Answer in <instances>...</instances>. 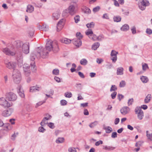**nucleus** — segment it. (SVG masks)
<instances>
[{"label": "nucleus", "mask_w": 152, "mask_h": 152, "mask_svg": "<svg viewBox=\"0 0 152 152\" xmlns=\"http://www.w3.org/2000/svg\"><path fill=\"white\" fill-rule=\"evenodd\" d=\"M143 143V142L142 141H139L136 143L135 144V146L137 147L140 148V146H142Z\"/></svg>", "instance_id": "a18cd8bd"}, {"label": "nucleus", "mask_w": 152, "mask_h": 152, "mask_svg": "<svg viewBox=\"0 0 152 152\" xmlns=\"http://www.w3.org/2000/svg\"><path fill=\"white\" fill-rule=\"evenodd\" d=\"M22 48V51L25 54H27L29 52V43L28 42L23 44Z\"/></svg>", "instance_id": "6e6552de"}, {"label": "nucleus", "mask_w": 152, "mask_h": 152, "mask_svg": "<svg viewBox=\"0 0 152 152\" xmlns=\"http://www.w3.org/2000/svg\"><path fill=\"white\" fill-rule=\"evenodd\" d=\"M34 10V7L31 5H28L27 7V9L26 11L27 12L31 13Z\"/></svg>", "instance_id": "4be33fe9"}, {"label": "nucleus", "mask_w": 152, "mask_h": 152, "mask_svg": "<svg viewBox=\"0 0 152 152\" xmlns=\"http://www.w3.org/2000/svg\"><path fill=\"white\" fill-rule=\"evenodd\" d=\"M151 98V95L150 94H148L144 99V102L145 103H149L150 101Z\"/></svg>", "instance_id": "5701e85b"}, {"label": "nucleus", "mask_w": 152, "mask_h": 152, "mask_svg": "<svg viewBox=\"0 0 152 152\" xmlns=\"http://www.w3.org/2000/svg\"><path fill=\"white\" fill-rule=\"evenodd\" d=\"M100 9L99 6H97L93 9V11L95 13L99 11Z\"/></svg>", "instance_id": "ea45409f"}, {"label": "nucleus", "mask_w": 152, "mask_h": 152, "mask_svg": "<svg viewBox=\"0 0 152 152\" xmlns=\"http://www.w3.org/2000/svg\"><path fill=\"white\" fill-rule=\"evenodd\" d=\"M130 111V109L128 107H124L122 108L120 110L121 113L124 115L129 113Z\"/></svg>", "instance_id": "f8f14e48"}, {"label": "nucleus", "mask_w": 152, "mask_h": 152, "mask_svg": "<svg viewBox=\"0 0 152 152\" xmlns=\"http://www.w3.org/2000/svg\"><path fill=\"white\" fill-rule=\"evenodd\" d=\"M69 152H77L75 149L74 148H70L68 149Z\"/></svg>", "instance_id": "6e6d98bb"}, {"label": "nucleus", "mask_w": 152, "mask_h": 152, "mask_svg": "<svg viewBox=\"0 0 152 152\" xmlns=\"http://www.w3.org/2000/svg\"><path fill=\"white\" fill-rule=\"evenodd\" d=\"M115 148V147L111 146L103 145V149L106 150L110 151L113 150Z\"/></svg>", "instance_id": "a211bd4d"}, {"label": "nucleus", "mask_w": 152, "mask_h": 152, "mask_svg": "<svg viewBox=\"0 0 152 152\" xmlns=\"http://www.w3.org/2000/svg\"><path fill=\"white\" fill-rule=\"evenodd\" d=\"M6 67L9 69H15L16 66V63L12 62H7L5 63Z\"/></svg>", "instance_id": "9b49d317"}, {"label": "nucleus", "mask_w": 152, "mask_h": 152, "mask_svg": "<svg viewBox=\"0 0 152 152\" xmlns=\"http://www.w3.org/2000/svg\"><path fill=\"white\" fill-rule=\"evenodd\" d=\"M124 68L121 67H119L117 69V74L118 75H122L123 74Z\"/></svg>", "instance_id": "6ab92c4d"}, {"label": "nucleus", "mask_w": 152, "mask_h": 152, "mask_svg": "<svg viewBox=\"0 0 152 152\" xmlns=\"http://www.w3.org/2000/svg\"><path fill=\"white\" fill-rule=\"evenodd\" d=\"M133 100H134L133 98L129 99V100L128 102V105L129 106L130 105H132L133 102Z\"/></svg>", "instance_id": "13d9d810"}, {"label": "nucleus", "mask_w": 152, "mask_h": 152, "mask_svg": "<svg viewBox=\"0 0 152 152\" xmlns=\"http://www.w3.org/2000/svg\"><path fill=\"white\" fill-rule=\"evenodd\" d=\"M86 34L88 36L89 35V37H91L92 36V35L93 34V32L92 30L91 29H88L86 32Z\"/></svg>", "instance_id": "473e14b6"}, {"label": "nucleus", "mask_w": 152, "mask_h": 152, "mask_svg": "<svg viewBox=\"0 0 152 152\" xmlns=\"http://www.w3.org/2000/svg\"><path fill=\"white\" fill-rule=\"evenodd\" d=\"M134 112L135 114L137 115V118L139 120L142 119L144 117V113L139 107H136L135 109Z\"/></svg>", "instance_id": "39448f33"}, {"label": "nucleus", "mask_w": 152, "mask_h": 152, "mask_svg": "<svg viewBox=\"0 0 152 152\" xmlns=\"http://www.w3.org/2000/svg\"><path fill=\"white\" fill-rule=\"evenodd\" d=\"M117 89V87L115 85H113L111 86L110 88V91H116Z\"/></svg>", "instance_id": "49530a36"}, {"label": "nucleus", "mask_w": 152, "mask_h": 152, "mask_svg": "<svg viewBox=\"0 0 152 152\" xmlns=\"http://www.w3.org/2000/svg\"><path fill=\"white\" fill-rule=\"evenodd\" d=\"M48 125L50 128L52 129H54L55 127L54 124L53 123L51 122H50L48 123Z\"/></svg>", "instance_id": "8fccbe9b"}, {"label": "nucleus", "mask_w": 152, "mask_h": 152, "mask_svg": "<svg viewBox=\"0 0 152 152\" xmlns=\"http://www.w3.org/2000/svg\"><path fill=\"white\" fill-rule=\"evenodd\" d=\"M114 21L115 22H119L121 20V18L119 16H115L113 18Z\"/></svg>", "instance_id": "2f4dec72"}, {"label": "nucleus", "mask_w": 152, "mask_h": 152, "mask_svg": "<svg viewBox=\"0 0 152 152\" xmlns=\"http://www.w3.org/2000/svg\"><path fill=\"white\" fill-rule=\"evenodd\" d=\"M17 59L18 60H20L23 58V53H22L20 52L19 53H17Z\"/></svg>", "instance_id": "58836bf2"}, {"label": "nucleus", "mask_w": 152, "mask_h": 152, "mask_svg": "<svg viewBox=\"0 0 152 152\" xmlns=\"http://www.w3.org/2000/svg\"><path fill=\"white\" fill-rule=\"evenodd\" d=\"M12 77L14 82L16 84L19 83L21 80L20 72L18 69H14L12 72Z\"/></svg>", "instance_id": "7ed1b4c3"}, {"label": "nucleus", "mask_w": 152, "mask_h": 152, "mask_svg": "<svg viewBox=\"0 0 152 152\" xmlns=\"http://www.w3.org/2000/svg\"><path fill=\"white\" fill-rule=\"evenodd\" d=\"M94 23L93 22H91L90 23L87 24L86 25L88 28H93L94 26Z\"/></svg>", "instance_id": "e433bc0d"}, {"label": "nucleus", "mask_w": 152, "mask_h": 152, "mask_svg": "<svg viewBox=\"0 0 152 152\" xmlns=\"http://www.w3.org/2000/svg\"><path fill=\"white\" fill-rule=\"evenodd\" d=\"M64 96L66 97L70 98L72 96V94L71 92H66L64 94Z\"/></svg>", "instance_id": "79ce46f5"}, {"label": "nucleus", "mask_w": 152, "mask_h": 152, "mask_svg": "<svg viewBox=\"0 0 152 152\" xmlns=\"http://www.w3.org/2000/svg\"><path fill=\"white\" fill-rule=\"evenodd\" d=\"M46 100V99H45L43 101H40L38 102L36 104L35 106V107L37 108L38 106L41 105L45 103V102Z\"/></svg>", "instance_id": "4c0bfd02"}, {"label": "nucleus", "mask_w": 152, "mask_h": 152, "mask_svg": "<svg viewBox=\"0 0 152 152\" xmlns=\"http://www.w3.org/2000/svg\"><path fill=\"white\" fill-rule=\"evenodd\" d=\"M18 92L19 94L21 97H24V92L22 88V87L21 86H19L18 87Z\"/></svg>", "instance_id": "dca6fc26"}, {"label": "nucleus", "mask_w": 152, "mask_h": 152, "mask_svg": "<svg viewBox=\"0 0 152 152\" xmlns=\"http://www.w3.org/2000/svg\"><path fill=\"white\" fill-rule=\"evenodd\" d=\"M40 27L39 28L40 29H41L42 30L46 31H48V26L46 24H43L42 26H40Z\"/></svg>", "instance_id": "bb28decb"}, {"label": "nucleus", "mask_w": 152, "mask_h": 152, "mask_svg": "<svg viewBox=\"0 0 152 152\" xmlns=\"http://www.w3.org/2000/svg\"><path fill=\"white\" fill-rule=\"evenodd\" d=\"M13 110L10 108L3 111L2 113V115L4 117H8L11 115L13 112Z\"/></svg>", "instance_id": "1a4fd4ad"}, {"label": "nucleus", "mask_w": 152, "mask_h": 152, "mask_svg": "<svg viewBox=\"0 0 152 152\" xmlns=\"http://www.w3.org/2000/svg\"><path fill=\"white\" fill-rule=\"evenodd\" d=\"M117 92L115 91L113 92L111 94V96L112 99H114L116 96Z\"/></svg>", "instance_id": "5fc2aeb1"}, {"label": "nucleus", "mask_w": 152, "mask_h": 152, "mask_svg": "<svg viewBox=\"0 0 152 152\" xmlns=\"http://www.w3.org/2000/svg\"><path fill=\"white\" fill-rule=\"evenodd\" d=\"M142 68L143 70L145 71L148 68V67L147 64L144 63L142 65Z\"/></svg>", "instance_id": "c03bdc74"}, {"label": "nucleus", "mask_w": 152, "mask_h": 152, "mask_svg": "<svg viewBox=\"0 0 152 152\" xmlns=\"http://www.w3.org/2000/svg\"><path fill=\"white\" fill-rule=\"evenodd\" d=\"M60 102L61 105H66L67 103V102L65 100H61Z\"/></svg>", "instance_id": "4d7b16f0"}, {"label": "nucleus", "mask_w": 152, "mask_h": 152, "mask_svg": "<svg viewBox=\"0 0 152 152\" xmlns=\"http://www.w3.org/2000/svg\"><path fill=\"white\" fill-rule=\"evenodd\" d=\"M146 32L147 34H150L152 33V31L151 29L147 28L146 30Z\"/></svg>", "instance_id": "774afa93"}, {"label": "nucleus", "mask_w": 152, "mask_h": 152, "mask_svg": "<svg viewBox=\"0 0 152 152\" xmlns=\"http://www.w3.org/2000/svg\"><path fill=\"white\" fill-rule=\"evenodd\" d=\"M76 36L78 38L77 39H81L83 37V36L81 35L80 32H77L76 34Z\"/></svg>", "instance_id": "864d4df0"}, {"label": "nucleus", "mask_w": 152, "mask_h": 152, "mask_svg": "<svg viewBox=\"0 0 152 152\" xmlns=\"http://www.w3.org/2000/svg\"><path fill=\"white\" fill-rule=\"evenodd\" d=\"M146 136L147 138L149 140L151 141H152V133H149L148 131H146Z\"/></svg>", "instance_id": "cd10ccee"}, {"label": "nucleus", "mask_w": 152, "mask_h": 152, "mask_svg": "<svg viewBox=\"0 0 152 152\" xmlns=\"http://www.w3.org/2000/svg\"><path fill=\"white\" fill-rule=\"evenodd\" d=\"M104 129L105 130L106 133H110L112 131V129L110 126H104Z\"/></svg>", "instance_id": "a878e982"}, {"label": "nucleus", "mask_w": 152, "mask_h": 152, "mask_svg": "<svg viewBox=\"0 0 152 152\" xmlns=\"http://www.w3.org/2000/svg\"><path fill=\"white\" fill-rule=\"evenodd\" d=\"M80 63L81 65H85L87 64L88 61L86 59L83 58L80 61Z\"/></svg>", "instance_id": "f704fd0d"}, {"label": "nucleus", "mask_w": 152, "mask_h": 152, "mask_svg": "<svg viewBox=\"0 0 152 152\" xmlns=\"http://www.w3.org/2000/svg\"><path fill=\"white\" fill-rule=\"evenodd\" d=\"M117 96L118 99L120 101L121 100L123 99L124 97V96L123 95L120 94H118Z\"/></svg>", "instance_id": "bf43d9fd"}, {"label": "nucleus", "mask_w": 152, "mask_h": 152, "mask_svg": "<svg viewBox=\"0 0 152 152\" xmlns=\"http://www.w3.org/2000/svg\"><path fill=\"white\" fill-rule=\"evenodd\" d=\"M61 41L62 43L68 44L71 42V40L66 38H64L61 39Z\"/></svg>", "instance_id": "aec40b11"}, {"label": "nucleus", "mask_w": 152, "mask_h": 152, "mask_svg": "<svg viewBox=\"0 0 152 152\" xmlns=\"http://www.w3.org/2000/svg\"><path fill=\"white\" fill-rule=\"evenodd\" d=\"M45 130V129L42 127H40L39 128V131L40 132H43Z\"/></svg>", "instance_id": "69168bd1"}, {"label": "nucleus", "mask_w": 152, "mask_h": 152, "mask_svg": "<svg viewBox=\"0 0 152 152\" xmlns=\"http://www.w3.org/2000/svg\"><path fill=\"white\" fill-rule=\"evenodd\" d=\"M99 42H96L94 43L92 46V49L93 50H95L99 47Z\"/></svg>", "instance_id": "7c9ffc66"}, {"label": "nucleus", "mask_w": 152, "mask_h": 152, "mask_svg": "<svg viewBox=\"0 0 152 152\" xmlns=\"http://www.w3.org/2000/svg\"><path fill=\"white\" fill-rule=\"evenodd\" d=\"M60 13L57 12L54 13L53 15V18L54 20H56L58 19L60 17Z\"/></svg>", "instance_id": "b1692460"}, {"label": "nucleus", "mask_w": 152, "mask_h": 152, "mask_svg": "<svg viewBox=\"0 0 152 152\" xmlns=\"http://www.w3.org/2000/svg\"><path fill=\"white\" fill-rule=\"evenodd\" d=\"M131 31L132 34H134L136 33V28L135 26H133L131 28Z\"/></svg>", "instance_id": "052dcab7"}, {"label": "nucleus", "mask_w": 152, "mask_h": 152, "mask_svg": "<svg viewBox=\"0 0 152 152\" xmlns=\"http://www.w3.org/2000/svg\"><path fill=\"white\" fill-rule=\"evenodd\" d=\"M102 18H103L106 19H108L109 18V17L107 13H105V14H104L103 15V16Z\"/></svg>", "instance_id": "e2e57ef3"}, {"label": "nucleus", "mask_w": 152, "mask_h": 152, "mask_svg": "<svg viewBox=\"0 0 152 152\" xmlns=\"http://www.w3.org/2000/svg\"><path fill=\"white\" fill-rule=\"evenodd\" d=\"M59 50L58 42L56 40L52 41L48 39L46 40L45 48L39 47L37 49V52L36 53L31 54L30 59L32 61L30 64V66L28 64H24L23 66V70L25 75L28 77L30 75L31 69L33 72H35L36 68L34 61L35 57L39 58L41 57L45 58L48 56L49 52L53 51L54 53L58 52Z\"/></svg>", "instance_id": "f257e3e1"}, {"label": "nucleus", "mask_w": 152, "mask_h": 152, "mask_svg": "<svg viewBox=\"0 0 152 152\" xmlns=\"http://www.w3.org/2000/svg\"><path fill=\"white\" fill-rule=\"evenodd\" d=\"M2 51L5 54L8 56H13L16 54L15 48L13 47L3 48L2 49Z\"/></svg>", "instance_id": "20e7f679"}, {"label": "nucleus", "mask_w": 152, "mask_h": 152, "mask_svg": "<svg viewBox=\"0 0 152 152\" xmlns=\"http://www.w3.org/2000/svg\"><path fill=\"white\" fill-rule=\"evenodd\" d=\"M49 118L45 117L42 120V122L40 123V124L42 126H44V125L46 124H47V121L50 119L51 118V115H49Z\"/></svg>", "instance_id": "f3484780"}, {"label": "nucleus", "mask_w": 152, "mask_h": 152, "mask_svg": "<svg viewBox=\"0 0 152 152\" xmlns=\"http://www.w3.org/2000/svg\"><path fill=\"white\" fill-rule=\"evenodd\" d=\"M83 11L85 13L87 14H89L91 13V10L88 7H85L82 8Z\"/></svg>", "instance_id": "412c9836"}, {"label": "nucleus", "mask_w": 152, "mask_h": 152, "mask_svg": "<svg viewBox=\"0 0 152 152\" xmlns=\"http://www.w3.org/2000/svg\"><path fill=\"white\" fill-rule=\"evenodd\" d=\"M42 89L41 86H39L37 85L36 86L31 87H30V92H33L36 91H39Z\"/></svg>", "instance_id": "4468645a"}, {"label": "nucleus", "mask_w": 152, "mask_h": 152, "mask_svg": "<svg viewBox=\"0 0 152 152\" xmlns=\"http://www.w3.org/2000/svg\"><path fill=\"white\" fill-rule=\"evenodd\" d=\"M140 79L142 82L145 83L147 82L148 80V78L145 76H142Z\"/></svg>", "instance_id": "72a5a7b5"}, {"label": "nucleus", "mask_w": 152, "mask_h": 152, "mask_svg": "<svg viewBox=\"0 0 152 152\" xmlns=\"http://www.w3.org/2000/svg\"><path fill=\"white\" fill-rule=\"evenodd\" d=\"M64 138L59 137L58 138L56 141V142L57 143H61L63 142L64 141Z\"/></svg>", "instance_id": "c9c22d12"}, {"label": "nucleus", "mask_w": 152, "mask_h": 152, "mask_svg": "<svg viewBox=\"0 0 152 152\" xmlns=\"http://www.w3.org/2000/svg\"><path fill=\"white\" fill-rule=\"evenodd\" d=\"M98 124V122L97 121H95L94 122L91 123L90 125H89V126L91 128H93L95 126L97 125Z\"/></svg>", "instance_id": "a19ab883"}, {"label": "nucleus", "mask_w": 152, "mask_h": 152, "mask_svg": "<svg viewBox=\"0 0 152 152\" xmlns=\"http://www.w3.org/2000/svg\"><path fill=\"white\" fill-rule=\"evenodd\" d=\"M140 2L144 7H145L147 6H148L149 4L148 1L147 0H143Z\"/></svg>", "instance_id": "c85d7f7f"}, {"label": "nucleus", "mask_w": 152, "mask_h": 152, "mask_svg": "<svg viewBox=\"0 0 152 152\" xmlns=\"http://www.w3.org/2000/svg\"><path fill=\"white\" fill-rule=\"evenodd\" d=\"M129 29V26L127 24H124L121 28V29L123 31H126Z\"/></svg>", "instance_id": "393cba45"}, {"label": "nucleus", "mask_w": 152, "mask_h": 152, "mask_svg": "<svg viewBox=\"0 0 152 152\" xmlns=\"http://www.w3.org/2000/svg\"><path fill=\"white\" fill-rule=\"evenodd\" d=\"M126 82L124 80L121 81L119 84V86L120 87H123L125 86L126 85Z\"/></svg>", "instance_id": "09e8293b"}, {"label": "nucleus", "mask_w": 152, "mask_h": 152, "mask_svg": "<svg viewBox=\"0 0 152 152\" xmlns=\"http://www.w3.org/2000/svg\"><path fill=\"white\" fill-rule=\"evenodd\" d=\"M103 143V142L102 140H99L95 142V145L96 146H98L100 144H102Z\"/></svg>", "instance_id": "0e129e2a"}, {"label": "nucleus", "mask_w": 152, "mask_h": 152, "mask_svg": "<svg viewBox=\"0 0 152 152\" xmlns=\"http://www.w3.org/2000/svg\"><path fill=\"white\" fill-rule=\"evenodd\" d=\"M72 42L74 45L77 47H79L82 44L81 41L80 39H74L72 40Z\"/></svg>", "instance_id": "ddd939ff"}, {"label": "nucleus", "mask_w": 152, "mask_h": 152, "mask_svg": "<svg viewBox=\"0 0 152 152\" xmlns=\"http://www.w3.org/2000/svg\"><path fill=\"white\" fill-rule=\"evenodd\" d=\"M78 9V6L76 3L74 2H71L68 7V9L64 11L63 15L65 17L67 16L68 13L71 15H73L77 12Z\"/></svg>", "instance_id": "f03ea898"}, {"label": "nucleus", "mask_w": 152, "mask_h": 152, "mask_svg": "<svg viewBox=\"0 0 152 152\" xmlns=\"http://www.w3.org/2000/svg\"><path fill=\"white\" fill-rule=\"evenodd\" d=\"M6 98L9 101H14L17 99V97L16 95L14 93L10 92L6 94Z\"/></svg>", "instance_id": "423d86ee"}, {"label": "nucleus", "mask_w": 152, "mask_h": 152, "mask_svg": "<svg viewBox=\"0 0 152 152\" xmlns=\"http://www.w3.org/2000/svg\"><path fill=\"white\" fill-rule=\"evenodd\" d=\"M117 133L115 132L112 133L111 137L113 138H115L117 137Z\"/></svg>", "instance_id": "680f3d73"}, {"label": "nucleus", "mask_w": 152, "mask_h": 152, "mask_svg": "<svg viewBox=\"0 0 152 152\" xmlns=\"http://www.w3.org/2000/svg\"><path fill=\"white\" fill-rule=\"evenodd\" d=\"M138 4L139 8L142 10H143L145 9V7H144L140 2Z\"/></svg>", "instance_id": "de8ad7c7"}, {"label": "nucleus", "mask_w": 152, "mask_h": 152, "mask_svg": "<svg viewBox=\"0 0 152 152\" xmlns=\"http://www.w3.org/2000/svg\"><path fill=\"white\" fill-rule=\"evenodd\" d=\"M118 52L115 50H113L111 52L110 55L112 57L111 59L112 60L113 62L115 63L117 60V55Z\"/></svg>", "instance_id": "9d476101"}, {"label": "nucleus", "mask_w": 152, "mask_h": 152, "mask_svg": "<svg viewBox=\"0 0 152 152\" xmlns=\"http://www.w3.org/2000/svg\"><path fill=\"white\" fill-rule=\"evenodd\" d=\"M54 79L58 83H59L61 82L60 79L58 77L55 76L54 77Z\"/></svg>", "instance_id": "338daca9"}, {"label": "nucleus", "mask_w": 152, "mask_h": 152, "mask_svg": "<svg viewBox=\"0 0 152 152\" xmlns=\"http://www.w3.org/2000/svg\"><path fill=\"white\" fill-rule=\"evenodd\" d=\"M23 42L20 41H18L16 43V47L17 48H21V47L22 46L23 44Z\"/></svg>", "instance_id": "c756f323"}, {"label": "nucleus", "mask_w": 152, "mask_h": 152, "mask_svg": "<svg viewBox=\"0 0 152 152\" xmlns=\"http://www.w3.org/2000/svg\"><path fill=\"white\" fill-rule=\"evenodd\" d=\"M0 105L8 107L11 106L12 104L7 101L5 98L1 97L0 98Z\"/></svg>", "instance_id": "0eeeda50"}, {"label": "nucleus", "mask_w": 152, "mask_h": 152, "mask_svg": "<svg viewBox=\"0 0 152 152\" xmlns=\"http://www.w3.org/2000/svg\"><path fill=\"white\" fill-rule=\"evenodd\" d=\"M52 72L53 74L57 75L59 74V70L58 69H54L53 70Z\"/></svg>", "instance_id": "603ef678"}, {"label": "nucleus", "mask_w": 152, "mask_h": 152, "mask_svg": "<svg viewBox=\"0 0 152 152\" xmlns=\"http://www.w3.org/2000/svg\"><path fill=\"white\" fill-rule=\"evenodd\" d=\"M92 36L91 37H89V38L92 39L94 41H96L97 40V37L96 36V35L95 34H92Z\"/></svg>", "instance_id": "37998d69"}, {"label": "nucleus", "mask_w": 152, "mask_h": 152, "mask_svg": "<svg viewBox=\"0 0 152 152\" xmlns=\"http://www.w3.org/2000/svg\"><path fill=\"white\" fill-rule=\"evenodd\" d=\"M63 20L61 19L58 22L57 26V31H60L63 27L64 25V23L63 21Z\"/></svg>", "instance_id": "2eb2a0df"}, {"label": "nucleus", "mask_w": 152, "mask_h": 152, "mask_svg": "<svg viewBox=\"0 0 152 152\" xmlns=\"http://www.w3.org/2000/svg\"><path fill=\"white\" fill-rule=\"evenodd\" d=\"M74 19L75 20V23H77L80 21V16L78 15H77L76 16H75Z\"/></svg>", "instance_id": "3c124183"}]
</instances>
